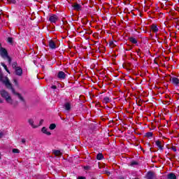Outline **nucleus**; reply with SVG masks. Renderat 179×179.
Here are the masks:
<instances>
[{
	"label": "nucleus",
	"mask_w": 179,
	"mask_h": 179,
	"mask_svg": "<svg viewBox=\"0 0 179 179\" xmlns=\"http://www.w3.org/2000/svg\"><path fill=\"white\" fill-rule=\"evenodd\" d=\"M0 94L4 100H6V103L8 104H10V106H13V108H16L19 106V101H13V99H12V96H10V94L6 91V90H0Z\"/></svg>",
	"instance_id": "nucleus-1"
},
{
	"label": "nucleus",
	"mask_w": 179,
	"mask_h": 179,
	"mask_svg": "<svg viewBox=\"0 0 179 179\" xmlns=\"http://www.w3.org/2000/svg\"><path fill=\"white\" fill-rule=\"evenodd\" d=\"M0 55L3 59L6 58V57H8V50L5 48L2 47V44L0 43Z\"/></svg>",
	"instance_id": "nucleus-2"
},
{
	"label": "nucleus",
	"mask_w": 179,
	"mask_h": 179,
	"mask_svg": "<svg viewBox=\"0 0 179 179\" xmlns=\"http://www.w3.org/2000/svg\"><path fill=\"white\" fill-rule=\"evenodd\" d=\"M169 80H170V82H171V83H172V85H173V86L178 87V86H179V78H178L171 77Z\"/></svg>",
	"instance_id": "nucleus-3"
},
{
	"label": "nucleus",
	"mask_w": 179,
	"mask_h": 179,
	"mask_svg": "<svg viewBox=\"0 0 179 179\" xmlns=\"http://www.w3.org/2000/svg\"><path fill=\"white\" fill-rule=\"evenodd\" d=\"M145 178L147 179H156V173L152 171L147 173Z\"/></svg>",
	"instance_id": "nucleus-4"
},
{
	"label": "nucleus",
	"mask_w": 179,
	"mask_h": 179,
	"mask_svg": "<svg viewBox=\"0 0 179 179\" xmlns=\"http://www.w3.org/2000/svg\"><path fill=\"white\" fill-rule=\"evenodd\" d=\"M15 71L17 76H22V75H23V69H22L20 66H17L16 69H15Z\"/></svg>",
	"instance_id": "nucleus-5"
},
{
	"label": "nucleus",
	"mask_w": 179,
	"mask_h": 179,
	"mask_svg": "<svg viewBox=\"0 0 179 179\" xmlns=\"http://www.w3.org/2000/svg\"><path fill=\"white\" fill-rule=\"evenodd\" d=\"M49 20L51 22V23H57L58 20V16L55 15H51L49 18Z\"/></svg>",
	"instance_id": "nucleus-6"
},
{
	"label": "nucleus",
	"mask_w": 179,
	"mask_h": 179,
	"mask_svg": "<svg viewBox=\"0 0 179 179\" xmlns=\"http://www.w3.org/2000/svg\"><path fill=\"white\" fill-rule=\"evenodd\" d=\"M72 6L74 10H82V6L78 3H74Z\"/></svg>",
	"instance_id": "nucleus-7"
},
{
	"label": "nucleus",
	"mask_w": 179,
	"mask_h": 179,
	"mask_svg": "<svg viewBox=\"0 0 179 179\" xmlns=\"http://www.w3.org/2000/svg\"><path fill=\"white\" fill-rule=\"evenodd\" d=\"M57 78H59V79H65L66 78V74H65L64 71H59Z\"/></svg>",
	"instance_id": "nucleus-8"
},
{
	"label": "nucleus",
	"mask_w": 179,
	"mask_h": 179,
	"mask_svg": "<svg viewBox=\"0 0 179 179\" xmlns=\"http://www.w3.org/2000/svg\"><path fill=\"white\" fill-rule=\"evenodd\" d=\"M151 30L153 33H157L159 31V28L157 27V25L153 24L151 25Z\"/></svg>",
	"instance_id": "nucleus-9"
},
{
	"label": "nucleus",
	"mask_w": 179,
	"mask_h": 179,
	"mask_svg": "<svg viewBox=\"0 0 179 179\" xmlns=\"http://www.w3.org/2000/svg\"><path fill=\"white\" fill-rule=\"evenodd\" d=\"M64 107L66 111H71V103L69 102L65 103Z\"/></svg>",
	"instance_id": "nucleus-10"
},
{
	"label": "nucleus",
	"mask_w": 179,
	"mask_h": 179,
	"mask_svg": "<svg viewBox=\"0 0 179 179\" xmlns=\"http://www.w3.org/2000/svg\"><path fill=\"white\" fill-rule=\"evenodd\" d=\"M155 145L160 149V150H163V145H162V141L157 140L155 141Z\"/></svg>",
	"instance_id": "nucleus-11"
},
{
	"label": "nucleus",
	"mask_w": 179,
	"mask_h": 179,
	"mask_svg": "<svg viewBox=\"0 0 179 179\" xmlns=\"http://www.w3.org/2000/svg\"><path fill=\"white\" fill-rule=\"evenodd\" d=\"M49 47L52 50H54V49L57 48V45H55V43L53 41H50L49 42Z\"/></svg>",
	"instance_id": "nucleus-12"
},
{
	"label": "nucleus",
	"mask_w": 179,
	"mask_h": 179,
	"mask_svg": "<svg viewBox=\"0 0 179 179\" xmlns=\"http://www.w3.org/2000/svg\"><path fill=\"white\" fill-rule=\"evenodd\" d=\"M28 122L31 127L37 128V126L34 125V120H33V119H29Z\"/></svg>",
	"instance_id": "nucleus-13"
},
{
	"label": "nucleus",
	"mask_w": 179,
	"mask_h": 179,
	"mask_svg": "<svg viewBox=\"0 0 179 179\" xmlns=\"http://www.w3.org/2000/svg\"><path fill=\"white\" fill-rule=\"evenodd\" d=\"M167 178L168 179H177V176H176L175 173H171L168 174Z\"/></svg>",
	"instance_id": "nucleus-14"
},
{
	"label": "nucleus",
	"mask_w": 179,
	"mask_h": 179,
	"mask_svg": "<svg viewBox=\"0 0 179 179\" xmlns=\"http://www.w3.org/2000/svg\"><path fill=\"white\" fill-rule=\"evenodd\" d=\"M43 134H45V135L50 136L51 135V132L47 131V128L43 127L41 129Z\"/></svg>",
	"instance_id": "nucleus-15"
},
{
	"label": "nucleus",
	"mask_w": 179,
	"mask_h": 179,
	"mask_svg": "<svg viewBox=\"0 0 179 179\" xmlns=\"http://www.w3.org/2000/svg\"><path fill=\"white\" fill-rule=\"evenodd\" d=\"M129 41H130V43H132V44H136L138 43V40L133 37L129 38Z\"/></svg>",
	"instance_id": "nucleus-16"
},
{
	"label": "nucleus",
	"mask_w": 179,
	"mask_h": 179,
	"mask_svg": "<svg viewBox=\"0 0 179 179\" xmlns=\"http://www.w3.org/2000/svg\"><path fill=\"white\" fill-rule=\"evenodd\" d=\"M53 155H55V156H62V153L61 152V151L58 150H55L53 151Z\"/></svg>",
	"instance_id": "nucleus-17"
},
{
	"label": "nucleus",
	"mask_w": 179,
	"mask_h": 179,
	"mask_svg": "<svg viewBox=\"0 0 179 179\" xmlns=\"http://www.w3.org/2000/svg\"><path fill=\"white\" fill-rule=\"evenodd\" d=\"M104 156L101 153H99L96 155L97 160H102L103 159Z\"/></svg>",
	"instance_id": "nucleus-18"
},
{
	"label": "nucleus",
	"mask_w": 179,
	"mask_h": 179,
	"mask_svg": "<svg viewBox=\"0 0 179 179\" xmlns=\"http://www.w3.org/2000/svg\"><path fill=\"white\" fill-rule=\"evenodd\" d=\"M103 102L106 104H107V103H110V98H108V96L104 97Z\"/></svg>",
	"instance_id": "nucleus-19"
},
{
	"label": "nucleus",
	"mask_w": 179,
	"mask_h": 179,
	"mask_svg": "<svg viewBox=\"0 0 179 179\" xmlns=\"http://www.w3.org/2000/svg\"><path fill=\"white\" fill-rule=\"evenodd\" d=\"M55 128H57V125L55 124H51L49 127V129L52 130V129H55Z\"/></svg>",
	"instance_id": "nucleus-20"
},
{
	"label": "nucleus",
	"mask_w": 179,
	"mask_h": 179,
	"mask_svg": "<svg viewBox=\"0 0 179 179\" xmlns=\"http://www.w3.org/2000/svg\"><path fill=\"white\" fill-rule=\"evenodd\" d=\"M8 43H10V44H13V38L8 37Z\"/></svg>",
	"instance_id": "nucleus-21"
},
{
	"label": "nucleus",
	"mask_w": 179,
	"mask_h": 179,
	"mask_svg": "<svg viewBox=\"0 0 179 179\" xmlns=\"http://www.w3.org/2000/svg\"><path fill=\"white\" fill-rule=\"evenodd\" d=\"M147 138H152V136H153V133L152 132H148L146 133V135Z\"/></svg>",
	"instance_id": "nucleus-22"
},
{
	"label": "nucleus",
	"mask_w": 179,
	"mask_h": 179,
	"mask_svg": "<svg viewBox=\"0 0 179 179\" xmlns=\"http://www.w3.org/2000/svg\"><path fill=\"white\" fill-rule=\"evenodd\" d=\"M12 66L13 69H16L17 68V62H15L12 64Z\"/></svg>",
	"instance_id": "nucleus-23"
},
{
	"label": "nucleus",
	"mask_w": 179,
	"mask_h": 179,
	"mask_svg": "<svg viewBox=\"0 0 179 179\" xmlns=\"http://www.w3.org/2000/svg\"><path fill=\"white\" fill-rule=\"evenodd\" d=\"M1 65L3 66L4 69L6 71V72H8V73H10L9 72V70L8 69V66H6L4 63H1Z\"/></svg>",
	"instance_id": "nucleus-24"
},
{
	"label": "nucleus",
	"mask_w": 179,
	"mask_h": 179,
	"mask_svg": "<svg viewBox=\"0 0 179 179\" xmlns=\"http://www.w3.org/2000/svg\"><path fill=\"white\" fill-rule=\"evenodd\" d=\"M8 3H13V5H16V0H7Z\"/></svg>",
	"instance_id": "nucleus-25"
},
{
	"label": "nucleus",
	"mask_w": 179,
	"mask_h": 179,
	"mask_svg": "<svg viewBox=\"0 0 179 179\" xmlns=\"http://www.w3.org/2000/svg\"><path fill=\"white\" fill-rule=\"evenodd\" d=\"M109 45H110V47H112V48H113V47H115V43H114V41H110L109 42Z\"/></svg>",
	"instance_id": "nucleus-26"
},
{
	"label": "nucleus",
	"mask_w": 179,
	"mask_h": 179,
	"mask_svg": "<svg viewBox=\"0 0 179 179\" xmlns=\"http://www.w3.org/2000/svg\"><path fill=\"white\" fill-rule=\"evenodd\" d=\"M13 153H20V151L17 148H13Z\"/></svg>",
	"instance_id": "nucleus-27"
},
{
	"label": "nucleus",
	"mask_w": 179,
	"mask_h": 179,
	"mask_svg": "<svg viewBox=\"0 0 179 179\" xmlns=\"http://www.w3.org/2000/svg\"><path fill=\"white\" fill-rule=\"evenodd\" d=\"M6 58H7L8 64L10 65V64L12 63V58H10V57L9 56L6 57Z\"/></svg>",
	"instance_id": "nucleus-28"
},
{
	"label": "nucleus",
	"mask_w": 179,
	"mask_h": 179,
	"mask_svg": "<svg viewBox=\"0 0 179 179\" xmlns=\"http://www.w3.org/2000/svg\"><path fill=\"white\" fill-rule=\"evenodd\" d=\"M171 149L173 150V152H177V148H176V146H172Z\"/></svg>",
	"instance_id": "nucleus-29"
},
{
	"label": "nucleus",
	"mask_w": 179,
	"mask_h": 179,
	"mask_svg": "<svg viewBox=\"0 0 179 179\" xmlns=\"http://www.w3.org/2000/svg\"><path fill=\"white\" fill-rule=\"evenodd\" d=\"M140 51H141V49H138V50H136V52H137V55L141 57V52H140Z\"/></svg>",
	"instance_id": "nucleus-30"
},
{
	"label": "nucleus",
	"mask_w": 179,
	"mask_h": 179,
	"mask_svg": "<svg viewBox=\"0 0 179 179\" xmlns=\"http://www.w3.org/2000/svg\"><path fill=\"white\" fill-rule=\"evenodd\" d=\"M136 164H138V162H132L131 164V166H135V165H136Z\"/></svg>",
	"instance_id": "nucleus-31"
},
{
	"label": "nucleus",
	"mask_w": 179,
	"mask_h": 179,
	"mask_svg": "<svg viewBox=\"0 0 179 179\" xmlns=\"http://www.w3.org/2000/svg\"><path fill=\"white\" fill-rule=\"evenodd\" d=\"M85 170H90V166H84Z\"/></svg>",
	"instance_id": "nucleus-32"
},
{
	"label": "nucleus",
	"mask_w": 179,
	"mask_h": 179,
	"mask_svg": "<svg viewBox=\"0 0 179 179\" xmlns=\"http://www.w3.org/2000/svg\"><path fill=\"white\" fill-rule=\"evenodd\" d=\"M43 122H44V120H41L39 122V125H43Z\"/></svg>",
	"instance_id": "nucleus-33"
},
{
	"label": "nucleus",
	"mask_w": 179,
	"mask_h": 179,
	"mask_svg": "<svg viewBox=\"0 0 179 179\" xmlns=\"http://www.w3.org/2000/svg\"><path fill=\"white\" fill-rule=\"evenodd\" d=\"M63 24H64V26H66V24H68V22L67 21H63Z\"/></svg>",
	"instance_id": "nucleus-34"
},
{
	"label": "nucleus",
	"mask_w": 179,
	"mask_h": 179,
	"mask_svg": "<svg viewBox=\"0 0 179 179\" xmlns=\"http://www.w3.org/2000/svg\"><path fill=\"white\" fill-rule=\"evenodd\" d=\"M51 89H57V85H52Z\"/></svg>",
	"instance_id": "nucleus-35"
},
{
	"label": "nucleus",
	"mask_w": 179,
	"mask_h": 179,
	"mask_svg": "<svg viewBox=\"0 0 179 179\" xmlns=\"http://www.w3.org/2000/svg\"><path fill=\"white\" fill-rule=\"evenodd\" d=\"M22 143H26V139L22 138Z\"/></svg>",
	"instance_id": "nucleus-36"
},
{
	"label": "nucleus",
	"mask_w": 179,
	"mask_h": 179,
	"mask_svg": "<svg viewBox=\"0 0 179 179\" xmlns=\"http://www.w3.org/2000/svg\"><path fill=\"white\" fill-rule=\"evenodd\" d=\"M78 179H86V178L83 176H79Z\"/></svg>",
	"instance_id": "nucleus-37"
},
{
	"label": "nucleus",
	"mask_w": 179,
	"mask_h": 179,
	"mask_svg": "<svg viewBox=\"0 0 179 179\" xmlns=\"http://www.w3.org/2000/svg\"><path fill=\"white\" fill-rule=\"evenodd\" d=\"M14 83H15V85H17V80L14 79Z\"/></svg>",
	"instance_id": "nucleus-38"
},
{
	"label": "nucleus",
	"mask_w": 179,
	"mask_h": 179,
	"mask_svg": "<svg viewBox=\"0 0 179 179\" xmlns=\"http://www.w3.org/2000/svg\"><path fill=\"white\" fill-rule=\"evenodd\" d=\"M2 103H3V100L0 99V104H2Z\"/></svg>",
	"instance_id": "nucleus-39"
},
{
	"label": "nucleus",
	"mask_w": 179,
	"mask_h": 179,
	"mask_svg": "<svg viewBox=\"0 0 179 179\" xmlns=\"http://www.w3.org/2000/svg\"><path fill=\"white\" fill-rule=\"evenodd\" d=\"M3 136V133H0V139Z\"/></svg>",
	"instance_id": "nucleus-40"
},
{
	"label": "nucleus",
	"mask_w": 179,
	"mask_h": 179,
	"mask_svg": "<svg viewBox=\"0 0 179 179\" xmlns=\"http://www.w3.org/2000/svg\"><path fill=\"white\" fill-rule=\"evenodd\" d=\"M119 179H125V178H124V176H120Z\"/></svg>",
	"instance_id": "nucleus-41"
},
{
	"label": "nucleus",
	"mask_w": 179,
	"mask_h": 179,
	"mask_svg": "<svg viewBox=\"0 0 179 179\" xmlns=\"http://www.w3.org/2000/svg\"><path fill=\"white\" fill-rule=\"evenodd\" d=\"M0 19H1V14H0Z\"/></svg>",
	"instance_id": "nucleus-42"
},
{
	"label": "nucleus",
	"mask_w": 179,
	"mask_h": 179,
	"mask_svg": "<svg viewBox=\"0 0 179 179\" xmlns=\"http://www.w3.org/2000/svg\"><path fill=\"white\" fill-rule=\"evenodd\" d=\"M0 159H1V157H0Z\"/></svg>",
	"instance_id": "nucleus-43"
}]
</instances>
